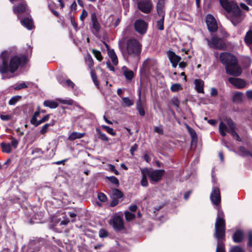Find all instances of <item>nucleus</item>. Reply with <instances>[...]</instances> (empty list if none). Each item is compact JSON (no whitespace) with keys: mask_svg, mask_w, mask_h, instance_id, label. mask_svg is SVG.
<instances>
[{"mask_svg":"<svg viewBox=\"0 0 252 252\" xmlns=\"http://www.w3.org/2000/svg\"><path fill=\"white\" fill-rule=\"evenodd\" d=\"M9 53L7 51H3L0 55L1 63H0V73L2 74V79L6 77L3 74L9 71L14 73L18 68L24 65L27 62V58L24 56H15L9 60Z\"/></svg>","mask_w":252,"mask_h":252,"instance_id":"obj_1","label":"nucleus"},{"mask_svg":"<svg viewBox=\"0 0 252 252\" xmlns=\"http://www.w3.org/2000/svg\"><path fill=\"white\" fill-rule=\"evenodd\" d=\"M218 213L215 224L214 236L218 240L216 252H225L224 245L222 240L225 236V221L224 219V215L223 211L217 207Z\"/></svg>","mask_w":252,"mask_h":252,"instance_id":"obj_2","label":"nucleus"},{"mask_svg":"<svg viewBox=\"0 0 252 252\" xmlns=\"http://www.w3.org/2000/svg\"><path fill=\"white\" fill-rule=\"evenodd\" d=\"M220 60L221 63L225 65L227 74L238 77L242 73V68L237 65V60L232 54L223 52L220 55Z\"/></svg>","mask_w":252,"mask_h":252,"instance_id":"obj_3","label":"nucleus"},{"mask_svg":"<svg viewBox=\"0 0 252 252\" xmlns=\"http://www.w3.org/2000/svg\"><path fill=\"white\" fill-rule=\"evenodd\" d=\"M142 51V45L137 39L130 38L126 43V47L122 50V53L125 59H138Z\"/></svg>","mask_w":252,"mask_h":252,"instance_id":"obj_4","label":"nucleus"},{"mask_svg":"<svg viewBox=\"0 0 252 252\" xmlns=\"http://www.w3.org/2000/svg\"><path fill=\"white\" fill-rule=\"evenodd\" d=\"M221 6L229 13H231L230 21L235 26L240 23L243 20L241 11L238 5L234 1H228L227 0H219Z\"/></svg>","mask_w":252,"mask_h":252,"instance_id":"obj_5","label":"nucleus"},{"mask_svg":"<svg viewBox=\"0 0 252 252\" xmlns=\"http://www.w3.org/2000/svg\"><path fill=\"white\" fill-rule=\"evenodd\" d=\"M235 129H236V124L231 119L225 118L220 121L219 126V131L222 137L226 135V132L231 134Z\"/></svg>","mask_w":252,"mask_h":252,"instance_id":"obj_6","label":"nucleus"},{"mask_svg":"<svg viewBox=\"0 0 252 252\" xmlns=\"http://www.w3.org/2000/svg\"><path fill=\"white\" fill-rule=\"evenodd\" d=\"M13 10L14 13L17 15L19 19L25 16L28 15L30 12L25 1L23 0L20 1L19 4L13 6Z\"/></svg>","mask_w":252,"mask_h":252,"instance_id":"obj_7","label":"nucleus"},{"mask_svg":"<svg viewBox=\"0 0 252 252\" xmlns=\"http://www.w3.org/2000/svg\"><path fill=\"white\" fill-rule=\"evenodd\" d=\"M207 41L209 46L211 48L222 50L225 49L226 47V45L223 39L218 35H214L211 40L207 39Z\"/></svg>","mask_w":252,"mask_h":252,"instance_id":"obj_8","label":"nucleus"},{"mask_svg":"<svg viewBox=\"0 0 252 252\" xmlns=\"http://www.w3.org/2000/svg\"><path fill=\"white\" fill-rule=\"evenodd\" d=\"M146 173L150 178V180L152 183H157L160 181L164 175V170H149L148 168H145Z\"/></svg>","mask_w":252,"mask_h":252,"instance_id":"obj_9","label":"nucleus"},{"mask_svg":"<svg viewBox=\"0 0 252 252\" xmlns=\"http://www.w3.org/2000/svg\"><path fill=\"white\" fill-rule=\"evenodd\" d=\"M138 9L144 13H149L152 8L153 3L151 0H142L137 2Z\"/></svg>","mask_w":252,"mask_h":252,"instance_id":"obj_10","label":"nucleus"},{"mask_svg":"<svg viewBox=\"0 0 252 252\" xmlns=\"http://www.w3.org/2000/svg\"><path fill=\"white\" fill-rule=\"evenodd\" d=\"M147 27V24L142 19H138L134 23V29L140 34H144L146 32Z\"/></svg>","mask_w":252,"mask_h":252,"instance_id":"obj_11","label":"nucleus"},{"mask_svg":"<svg viewBox=\"0 0 252 252\" xmlns=\"http://www.w3.org/2000/svg\"><path fill=\"white\" fill-rule=\"evenodd\" d=\"M210 200L213 205L218 206L221 200L220 191L219 188L214 187L210 194Z\"/></svg>","mask_w":252,"mask_h":252,"instance_id":"obj_12","label":"nucleus"},{"mask_svg":"<svg viewBox=\"0 0 252 252\" xmlns=\"http://www.w3.org/2000/svg\"><path fill=\"white\" fill-rule=\"evenodd\" d=\"M206 22L209 31L214 32L217 30L218 27L216 21L212 15L208 14L207 15Z\"/></svg>","mask_w":252,"mask_h":252,"instance_id":"obj_13","label":"nucleus"},{"mask_svg":"<svg viewBox=\"0 0 252 252\" xmlns=\"http://www.w3.org/2000/svg\"><path fill=\"white\" fill-rule=\"evenodd\" d=\"M58 82L63 87L67 89L74 90L76 88L75 84L69 79H64L63 77L57 78Z\"/></svg>","mask_w":252,"mask_h":252,"instance_id":"obj_14","label":"nucleus"},{"mask_svg":"<svg viewBox=\"0 0 252 252\" xmlns=\"http://www.w3.org/2000/svg\"><path fill=\"white\" fill-rule=\"evenodd\" d=\"M112 224L115 230H121L124 228L122 219L119 216H115L112 219Z\"/></svg>","mask_w":252,"mask_h":252,"instance_id":"obj_15","label":"nucleus"},{"mask_svg":"<svg viewBox=\"0 0 252 252\" xmlns=\"http://www.w3.org/2000/svg\"><path fill=\"white\" fill-rule=\"evenodd\" d=\"M228 81L230 84L239 89L244 88L246 86L245 82L240 78L229 77L228 78Z\"/></svg>","mask_w":252,"mask_h":252,"instance_id":"obj_16","label":"nucleus"},{"mask_svg":"<svg viewBox=\"0 0 252 252\" xmlns=\"http://www.w3.org/2000/svg\"><path fill=\"white\" fill-rule=\"evenodd\" d=\"M168 56L171 63L172 64V66L174 67H176L178 63L181 59V57L176 55L175 53L172 51L168 52Z\"/></svg>","mask_w":252,"mask_h":252,"instance_id":"obj_17","label":"nucleus"},{"mask_svg":"<svg viewBox=\"0 0 252 252\" xmlns=\"http://www.w3.org/2000/svg\"><path fill=\"white\" fill-rule=\"evenodd\" d=\"M141 89L140 87L138 89V99L136 103V109L138 110L139 114L141 116H144L145 115V111L142 106L141 101Z\"/></svg>","mask_w":252,"mask_h":252,"instance_id":"obj_18","label":"nucleus"},{"mask_svg":"<svg viewBox=\"0 0 252 252\" xmlns=\"http://www.w3.org/2000/svg\"><path fill=\"white\" fill-rule=\"evenodd\" d=\"M91 21L92 23V28L93 30L98 32L100 30V25L98 22L96 14L95 13H92L91 14Z\"/></svg>","mask_w":252,"mask_h":252,"instance_id":"obj_19","label":"nucleus"},{"mask_svg":"<svg viewBox=\"0 0 252 252\" xmlns=\"http://www.w3.org/2000/svg\"><path fill=\"white\" fill-rule=\"evenodd\" d=\"M195 89L198 93H204V81L201 79H196L194 81Z\"/></svg>","mask_w":252,"mask_h":252,"instance_id":"obj_20","label":"nucleus"},{"mask_svg":"<svg viewBox=\"0 0 252 252\" xmlns=\"http://www.w3.org/2000/svg\"><path fill=\"white\" fill-rule=\"evenodd\" d=\"M244 232L242 230H237L233 235V240L235 243H240L244 238Z\"/></svg>","mask_w":252,"mask_h":252,"instance_id":"obj_21","label":"nucleus"},{"mask_svg":"<svg viewBox=\"0 0 252 252\" xmlns=\"http://www.w3.org/2000/svg\"><path fill=\"white\" fill-rule=\"evenodd\" d=\"M122 71L126 79L131 80L133 78L134 76L133 71L129 69L126 66H123L122 67Z\"/></svg>","mask_w":252,"mask_h":252,"instance_id":"obj_22","label":"nucleus"},{"mask_svg":"<svg viewBox=\"0 0 252 252\" xmlns=\"http://www.w3.org/2000/svg\"><path fill=\"white\" fill-rule=\"evenodd\" d=\"M22 25L25 27L28 30H32L33 27V21L29 17L25 18L24 19L20 20Z\"/></svg>","mask_w":252,"mask_h":252,"instance_id":"obj_23","label":"nucleus"},{"mask_svg":"<svg viewBox=\"0 0 252 252\" xmlns=\"http://www.w3.org/2000/svg\"><path fill=\"white\" fill-rule=\"evenodd\" d=\"M164 6V2L163 0L158 1L157 4V11L158 15L160 17H164L165 14L163 11Z\"/></svg>","mask_w":252,"mask_h":252,"instance_id":"obj_24","label":"nucleus"},{"mask_svg":"<svg viewBox=\"0 0 252 252\" xmlns=\"http://www.w3.org/2000/svg\"><path fill=\"white\" fill-rule=\"evenodd\" d=\"M108 54L111 59L112 63L115 65H117L118 63V60L114 50L113 49L109 50L108 51Z\"/></svg>","mask_w":252,"mask_h":252,"instance_id":"obj_25","label":"nucleus"},{"mask_svg":"<svg viewBox=\"0 0 252 252\" xmlns=\"http://www.w3.org/2000/svg\"><path fill=\"white\" fill-rule=\"evenodd\" d=\"M239 155L246 157L248 156H251L252 157V150H247L245 147L243 146H240L239 148Z\"/></svg>","mask_w":252,"mask_h":252,"instance_id":"obj_26","label":"nucleus"},{"mask_svg":"<svg viewBox=\"0 0 252 252\" xmlns=\"http://www.w3.org/2000/svg\"><path fill=\"white\" fill-rule=\"evenodd\" d=\"M85 133H80L78 132H73L68 136V139L71 141L74 140L76 139H80L83 137Z\"/></svg>","mask_w":252,"mask_h":252,"instance_id":"obj_27","label":"nucleus"},{"mask_svg":"<svg viewBox=\"0 0 252 252\" xmlns=\"http://www.w3.org/2000/svg\"><path fill=\"white\" fill-rule=\"evenodd\" d=\"M187 128L191 137L192 144H196L197 141V137L195 131L189 126H187Z\"/></svg>","mask_w":252,"mask_h":252,"instance_id":"obj_28","label":"nucleus"},{"mask_svg":"<svg viewBox=\"0 0 252 252\" xmlns=\"http://www.w3.org/2000/svg\"><path fill=\"white\" fill-rule=\"evenodd\" d=\"M244 41L246 44L249 46L252 45V31L249 30L246 34L245 36Z\"/></svg>","mask_w":252,"mask_h":252,"instance_id":"obj_29","label":"nucleus"},{"mask_svg":"<svg viewBox=\"0 0 252 252\" xmlns=\"http://www.w3.org/2000/svg\"><path fill=\"white\" fill-rule=\"evenodd\" d=\"M141 173L142 177L141 180V185L144 187H147L148 186V182L147 178V174L146 171H145V168L141 169Z\"/></svg>","mask_w":252,"mask_h":252,"instance_id":"obj_30","label":"nucleus"},{"mask_svg":"<svg viewBox=\"0 0 252 252\" xmlns=\"http://www.w3.org/2000/svg\"><path fill=\"white\" fill-rule=\"evenodd\" d=\"M43 105L51 109L56 108L58 106V103L56 101L49 100L44 101Z\"/></svg>","mask_w":252,"mask_h":252,"instance_id":"obj_31","label":"nucleus"},{"mask_svg":"<svg viewBox=\"0 0 252 252\" xmlns=\"http://www.w3.org/2000/svg\"><path fill=\"white\" fill-rule=\"evenodd\" d=\"M123 196V193L119 189H115L112 190L111 197L112 198L120 199Z\"/></svg>","mask_w":252,"mask_h":252,"instance_id":"obj_32","label":"nucleus"},{"mask_svg":"<svg viewBox=\"0 0 252 252\" xmlns=\"http://www.w3.org/2000/svg\"><path fill=\"white\" fill-rule=\"evenodd\" d=\"M1 147L2 152L4 153H10L11 152V147L9 143H1Z\"/></svg>","mask_w":252,"mask_h":252,"instance_id":"obj_33","label":"nucleus"},{"mask_svg":"<svg viewBox=\"0 0 252 252\" xmlns=\"http://www.w3.org/2000/svg\"><path fill=\"white\" fill-rule=\"evenodd\" d=\"M54 125V123H49L45 124L40 129L39 133L42 134H45L47 131L49 127Z\"/></svg>","mask_w":252,"mask_h":252,"instance_id":"obj_34","label":"nucleus"},{"mask_svg":"<svg viewBox=\"0 0 252 252\" xmlns=\"http://www.w3.org/2000/svg\"><path fill=\"white\" fill-rule=\"evenodd\" d=\"M247 246L249 252H252V231L251 230L248 232V242Z\"/></svg>","mask_w":252,"mask_h":252,"instance_id":"obj_35","label":"nucleus"},{"mask_svg":"<svg viewBox=\"0 0 252 252\" xmlns=\"http://www.w3.org/2000/svg\"><path fill=\"white\" fill-rule=\"evenodd\" d=\"M161 17L160 19L157 22V28L158 30L162 31L164 29V17L162 16V17Z\"/></svg>","mask_w":252,"mask_h":252,"instance_id":"obj_36","label":"nucleus"},{"mask_svg":"<svg viewBox=\"0 0 252 252\" xmlns=\"http://www.w3.org/2000/svg\"><path fill=\"white\" fill-rule=\"evenodd\" d=\"M125 218L127 221H131L135 218V215L128 211L125 213Z\"/></svg>","mask_w":252,"mask_h":252,"instance_id":"obj_37","label":"nucleus"},{"mask_svg":"<svg viewBox=\"0 0 252 252\" xmlns=\"http://www.w3.org/2000/svg\"><path fill=\"white\" fill-rule=\"evenodd\" d=\"M182 89V86L178 83L173 84L171 85L170 89L173 92H177Z\"/></svg>","mask_w":252,"mask_h":252,"instance_id":"obj_38","label":"nucleus"},{"mask_svg":"<svg viewBox=\"0 0 252 252\" xmlns=\"http://www.w3.org/2000/svg\"><path fill=\"white\" fill-rule=\"evenodd\" d=\"M92 53L97 60L101 61L102 60L103 58L100 51L93 49Z\"/></svg>","mask_w":252,"mask_h":252,"instance_id":"obj_39","label":"nucleus"},{"mask_svg":"<svg viewBox=\"0 0 252 252\" xmlns=\"http://www.w3.org/2000/svg\"><path fill=\"white\" fill-rule=\"evenodd\" d=\"M21 98L20 96L16 95L13 96L9 101L8 104L10 105H14Z\"/></svg>","mask_w":252,"mask_h":252,"instance_id":"obj_40","label":"nucleus"},{"mask_svg":"<svg viewBox=\"0 0 252 252\" xmlns=\"http://www.w3.org/2000/svg\"><path fill=\"white\" fill-rule=\"evenodd\" d=\"M57 100L59 101L60 103L63 104H67L69 105H71L73 103V100L71 99H63L62 98H58Z\"/></svg>","mask_w":252,"mask_h":252,"instance_id":"obj_41","label":"nucleus"},{"mask_svg":"<svg viewBox=\"0 0 252 252\" xmlns=\"http://www.w3.org/2000/svg\"><path fill=\"white\" fill-rule=\"evenodd\" d=\"M123 102L126 106H130L133 104V101L128 97H122Z\"/></svg>","mask_w":252,"mask_h":252,"instance_id":"obj_42","label":"nucleus"},{"mask_svg":"<svg viewBox=\"0 0 252 252\" xmlns=\"http://www.w3.org/2000/svg\"><path fill=\"white\" fill-rule=\"evenodd\" d=\"M217 35H218L219 37H221L223 39L227 37L228 34L224 30H220L219 31Z\"/></svg>","mask_w":252,"mask_h":252,"instance_id":"obj_43","label":"nucleus"},{"mask_svg":"<svg viewBox=\"0 0 252 252\" xmlns=\"http://www.w3.org/2000/svg\"><path fill=\"white\" fill-rule=\"evenodd\" d=\"M242 94L239 92L235 93L233 96V101L235 102L241 101L242 98Z\"/></svg>","mask_w":252,"mask_h":252,"instance_id":"obj_44","label":"nucleus"},{"mask_svg":"<svg viewBox=\"0 0 252 252\" xmlns=\"http://www.w3.org/2000/svg\"><path fill=\"white\" fill-rule=\"evenodd\" d=\"M86 61L88 66H89V67L91 68L93 66L94 61H93L92 57H91V56L90 54L88 55V56H87V57L86 58Z\"/></svg>","mask_w":252,"mask_h":252,"instance_id":"obj_45","label":"nucleus"},{"mask_svg":"<svg viewBox=\"0 0 252 252\" xmlns=\"http://www.w3.org/2000/svg\"><path fill=\"white\" fill-rule=\"evenodd\" d=\"M108 180L112 184L115 185H119V182L118 179L115 176H110L107 177Z\"/></svg>","mask_w":252,"mask_h":252,"instance_id":"obj_46","label":"nucleus"},{"mask_svg":"<svg viewBox=\"0 0 252 252\" xmlns=\"http://www.w3.org/2000/svg\"><path fill=\"white\" fill-rule=\"evenodd\" d=\"M98 199L102 202H105L107 201V198L105 194L103 193L100 192L97 195Z\"/></svg>","mask_w":252,"mask_h":252,"instance_id":"obj_47","label":"nucleus"},{"mask_svg":"<svg viewBox=\"0 0 252 252\" xmlns=\"http://www.w3.org/2000/svg\"><path fill=\"white\" fill-rule=\"evenodd\" d=\"M229 252H245V251L239 246H234L231 248Z\"/></svg>","mask_w":252,"mask_h":252,"instance_id":"obj_48","label":"nucleus"},{"mask_svg":"<svg viewBox=\"0 0 252 252\" xmlns=\"http://www.w3.org/2000/svg\"><path fill=\"white\" fill-rule=\"evenodd\" d=\"M91 76L92 80L94 83V84L96 86H98L99 85V82L97 80V78L96 74L93 72V71H91Z\"/></svg>","mask_w":252,"mask_h":252,"instance_id":"obj_49","label":"nucleus"},{"mask_svg":"<svg viewBox=\"0 0 252 252\" xmlns=\"http://www.w3.org/2000/svg\"><path fill=\"white\" fill-rule=\"evenodd\" d=\"M102 127L103 129H105L109 134H110L112 135H115L116 133L113 131V128H112L107 126H102Z\"/></svg>","mask_w":252,"mask_h":252,"instance_id":"obj_50","label":"nucleus"},{"mask_svg":"<svg viewBox=\"0 0 252 252\" xmlns=\"http://www.w3.org/2000/svg\"><path fill=\"white\" fill-rule=\"evenodd\" d=\"M108 236V233L106 230L101 229L99 231V236L100 238H105Z\"/></svg>","mask_w":252,"mask_h":252,"instance_id":"obj_51","label":"nucleus"},{"mask_svg":"<svg viewBox=\"0 0 252 252\" xmlns=\"http://www.w3.org/2000/svg\"><path fill=\"white\" fill-rule=\"evenodd\" d=\"M98 133H99L98 138L103 141H108V138L107 137V136L105 135V134L102 133L99 130H98Z\"/></svg>","mask_w":252,"mask_h":252,"instance_id":"obj_52","label":"nucleus"},{"mask_svg":"<svg viewBox=\"0 0 252 252\" xmlns=\"http://www.w3.org/2000/svg\"><path fill=\"white\" fill-rule=\"evenodd\" d=\"M11 139V144L12 145V146L14 148H16L18 145V141L14 137H11L10 138Z\"/></svg>","mask_w":252,"mask_h":252,"instance_id":"obj_53","label":"nucleus"},{"mask_svg":"<svg viewBox=\"0 0 252 252\" xmlns=\"http://www.w3.org/2000/svg\"><path fill=\"white\" fill-rule=\"evenodd\" d=\"M27 87H28V86L26 85V84L25 82H23L19 85H17L15 87V89L17 90H19L22 89L27 88Z\"/></svg>","mask_w":252,"mask_h":252,"instance_id":"obj_54","label":"nucleus"},{"mask_svg":"<svg viewBox=\"0 0 252 252\" xmlns=\"http://www.w3.org/2000/svg\"><path fill=\"white\" fill-rule=\"evenodd\" d=\"M37 117L34 116L32 117L31 120V123L32 125H33L34 126H39L38 121L37 120Z\"/></svg>","mask_w":252,"mask_h":252,"instance_id":"obj_55","label":"nucleus"},{"mask_svg":"<svg viewBox=\"0 0 252 252\" xmlns=\"http://www.w3.org/2000/svg\"><path fill=\"white\" fill-rule=\"evenodd\" d=\"M154 61L151 59H147L143 63V65L145 67H149L150 64L151 62H153Z\"/></svg>","mask_w":252,"mask_h":252,"instance_id":"obj_56","label":"nucleus"},{"mask_svg":"<svg viewBox=\"0 0 252 252\" xmlns=\"http://www.w3.org/2000/svg\"><path fill=\"white\" fill-rule=\"evenodd\" d=\"M231 135L235 138L236 139V140L238 141H241V138L240 137V136H239L238 134L237 133V132L236 131V129H235L232 132V133L231 134Z\"/></svg>","mask_w":252,"mask_h":252,"instance_id":"obj_57","label":"nucleus"},{"mask_svg":"<svg viewBox=\"0 0 252 252\" xmlns=\"http://www.w3.org/2000/svg\"><path fill=\"white\" fill-rule=\"evenodd\" d=\"M154 131L159 134H162L163 133L161 126H155L154 128Z\"/></svg>","mask_w":252,"mask_h":252,"instance_id":"obj_58","label":"nucleus"},{"mask_svg":"<svg viewBox=\"0 0 252 252\" xmlns=\"http://www.w3.org/2000/svg\"><path fill=\"white\" fill-rule=\"evenodd\" d=\"M88 13L85 10L83 9L82 11L81 15H80V19L81 21H83L84 19L87 16Z\"/></svg>","mask_w":252,"mask_h":252,"instance_id":"obj_59","label":"nucleus"},{"mask_svg":"<svg viewBox=\"0 0 252 252\" xmlns=\"http://www.w3.org/2000/svg\"><path fill=\"white\" fill-rule=\"evenodd\" d=\"M0 117L2 121H4L9 120L11 119V116L9 115H1Z\"/></svg>","mask_w":252,"mask_h":252,"instance_id":"obj_60","label":"nucleus"},{"mask_svg":"<svg viewBox=\"0 0 252 252\" xmlns=\"http://www.w3.org/2000/svg\"><path fill=\"white\" fill-rule=\"evenodd\" d=\"M49 118V115H46V116H45L41 120L38 121L39 125H40L41 124L48 121Z\"/></svg>","mask_w":252,"mask_h":252,"instance_id":"obj_61","label":"nucleus"},{"mask_svg":"<svg viewBox=\"0 0 252 252\" xmlns=\"http://www.w3.org/2000/svg\"><path fill=\"white\" fill-rule=\"evenodd\" d=\"M138 148V145L136 144H134L130 148V152L131 155H133L134 152L136 151Z\"/></svg>","mask_w":252,"mask_h":252,"instance_id":"obj_62","label":"nucleus"},{"mask_svg":"<svg viewBox=\"0 0 252 252\" xmlns=\"http://www.w3.org/2000/svg\"><path fill=\"white\" fill-rule=\"evenodd\" d=\"M218 94V91L214 88H212L211 90V95L212 96H216Z\"/></svg>","mask_w":252,"mask_h":252,"instance_id":"obj_63","label":"nucleus"},{"mask_svg":"<svg viewBox=\"0 0 252 252\" xmlns=\"http://www.w3.org/2000/svg\"><path fill=\"white\" fill-rule=\"evenodd\" d=\"M246 95L248 99L252 100V90L247 91Z\"/></svg>","mask_w":252,"mask_h":252,"instance_id":"obj_64","label":"nucleus"}]
</instances>
